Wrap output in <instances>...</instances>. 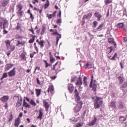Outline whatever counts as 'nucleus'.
<instances>
[{"mask_svg": "<svg viewBox=\"0 0 127 127\" xmlns=\"http://www.w3.org/2000/svg\"><path fill=\"white\" fill-rule=\"evenodd\" d=\"M74 97H75V101H77L76 106L74 108L75 112H80L82 109L83 102L80 100V96H79V92L77 89L74 90Z\"/></svg>", "mask_w": 127, "mask_h": 127, "instance_id": "nucleus-1", "label": "nucleus"}, {"mask_svg": "<svg viewBox=\"0 0 127 127\" xmlns=\"http://www.w3.org/2000/svg\"><path fill=\"white\" fill-rule=\"evenodd\" d=\"M92 100H94V109H100L103 105V99L98 96L92 97Z\"/></svg>", "mask_w": 127, "mask_h": 127, "instance_id": "nucleus-2", "label": "nucleus"}, {"mask_svg": "<svg viewBox=\"0 0 127 127\" xmlns=\"http://www.w3.org/2000/svg\"><path fill=\"white\" fill-rule=\"evenodd\" d=\"M8 24V21L7 20L3 19V18L0 17V28H5L6 27V25Z\"/></svg>", "mask_w": 127, "mask_h": 127, "instance_id": "nucleus-3", "label": "nucleus"}, {"mask_svg": "<svg viewBox=\"0 0 127 127\" xmlns=\"http://www.w3.org/2000/svg\"><path fill=\"white\" fill-rule=\"evenodd\" d=\"M118 109L120 112H121V113H123V112H125V111H126L125 107L124 106V104H123V102H122V101H120L118 103Z\"/></svg>", "mask_w": 127, "mask_h": 127, "instance_id": "nucleus-4", "label": "nucleus"}, {"mask_svg": "<svg viewBox=\"0 0 127 127\" xmlns=\"http://www.w3.org/2000/svg\"><path fill=\"white\" fill-rule=\"evenodd\" d=\"M16 97L18 98V100L17 102L16 107L17 108H19V107L21 106V104L22 103V97L21 96L20 97L19 96H16Z\"/></svg>", "mask_w": 127, "mask_h": 127, "instance_id": "nucleus-5", "label": "nucleus"}, {"mask_svg": "<svg viewBox=\"0 0 127 127\" xmlns=\"http://www.w3.org/2000/svg\"><path fill=\"white\" fill-rule=\"evenodd\" d=\"M9 99V96L7 95H4L3 97H2L0 100L2 102V103H6L7 101H8V99Z\"/></svg>", "mask_w": 127, "mask_h": 127, "instance_id": "nucleus-6", "label": "nucleus"}, {"mask_svg": "<svg viewBox=\"0 0 127 127\" xmlns=\"http://www.w3.org/2000/svg\"><path fill=\"white\" fill-rule=\"evenodd\" d=\"M16 72L15 71V67L12 69L11 71L8 72V75L9 77H13L15 75Z\"/></svg>", "mask_w": 127, "mask_h": 127, "instance_id": "nucleus-7", "label": "nucleus"}, {"mask_svg": "<svg viewBox=\"0 0 127 127\" xmlns=\"http://www.w3.org/2000/svg\"><path fill=\"white\" fill-rule=\"evenodd\" d=\"M80 67H84L85 69H90L93 67V64H80Z\"/></svg>", "mask_w": 127, "mask_h": 127, "instance_id": "nucleus-8", "label": "nucleus"}, {"mask_svg": "<svg viewBox=\"0 0 127 127\" xmlns=\"http://www.w3.org/2000/svg\"><path fill=\"white\" fill-rule=\"evenodd\" d=\"M94 16L97 18V20L98 21H100V20H101V17H103V16L102 15V14L99 13V12H95L94 13Z\"/></svg>", "mask_w": 127, "mask_h": 127, "instance_id": "nucleus-9", "label": "nucleus"}, {"mask_svg": "<svg viewBox=\"0 0 127 127\" xmlns=\"http://www.w3.org/2000/svg\"><path fill=\"white\" fill-rule=\"evenodd\" d=\"M97 121H98L97 118L94 117V119L91 121V122L88 124L89 127H93V126H95Z\"/></svg>", "mask_w": 127, "mask_h": 127, "instance_id": "nucleus-10", "label": "nucleus"}, {"mask_svg": "<svg viewBox=\"0 0 127 127\" xmlns=\"http://www.w3.org/2000/svg\"><path fill=\"white\" fill-rule=\"evenodd\" d=\"M67 88L70 94H72L73 91H74V86H73V84H68Z\"/></svg>", "mask_w": 127, "mask_h": 127, "instance_id": "nucleus-11", "label": "nucleus"}, {"mask_svg": "<svg viewBox=\"0 0 127 127\" xmlns=\"http://www.w3.org/2000/svg\"><path fill=\"white\" fill-rule=\"evenodd\" d=\"M77 86H79V88H81V86L83 85V82H82V79H81V77H79L76 83H75Z\"/></svg>", "mask_w": 127, "mask_h": 127, "instance_id": "nucleus-12", "label": "nucleus"}, {"mask_svg": "<svg viewBox=\"0 0 127 127\" xmlns=\"http://www.w3.org/2000/svg\"><path fill=\"white\" fill-rule=\"evenodd\" d=\"M42 116H43V110L41 108L39 110V116L37 117V119H39L40 120H41L42 119Z\"/></svg>", "mask_w": 127, "mask_h": 127, "instance_id": "nucleus-13", "label": "nucleus"}, {"mask_svg": "<svg viewBox=\"0 0 127 127\" xmlns=\"http://www.w3.org/2000/svg\"><path fill=\"white\" fill-rule=\"evenodd\" d=\"M50 92L52 95L54 94V86L53 85H50L48 92Z\"/></svg>", "mask_w": 127, "mask_h": 127, "instance_id": "nucleus-14", "label": "nucleus"}, {"mask_svg": "<svg viewBox=\"0 0 127 127\" xmlns=\"http://www.w3.org/2000/svg\"><path fill=\"white\" fill-rule=\"evenodd\" d=\"M118 81L119 82V84H123L124 83V81H125V78L122 76H119L118 77Z\"/></svg>", "mask_w": 127, "mask_h": 127, "instance_id": "nucleus-15", "label": "nucleus"}, {"mask_svg": "<svg viewBox=\"0 0 127 127\" xmlns=\"http://www.w3.org/2000/svg\"><path fill=\"white\" fill-rule=\"evenodd\" d=\"M104 26V23H101L99 26L97 28L96 30L97 31H102L103 30V27Z\"/></svg>", "mask_w": 127, "mask_h": 127, "instance_id": "nucleus-16", "label": "nucleus"}, {"mask_svg": "<svg viewBox=\"0 0 127 127\" xmlns=\"http://www.w3.org/2000/svg\"><path fill=\"white\" fill-rule=\"evenodd\" d=\"M13 66V64H6L5 66V71H8V70H9V69L12 68Z\"/></svg>", "mask_w": 127, "mask_h": 127, "instance_id": "nucleus-17", "label": "nucleus"}, {"mask_svg": "<svg viewBox=\"0 0 127 127\" xmlns=\"http://www.w3.org/2000/svg\"><path fill=\"white\" fill-rule=\"evenodd\" d=\"M4 43L6 45L7 49L8 50H9V47H10V41L9 40H7L5 41Z\"/></svg>", "mask_w": 127, "mask_h": 127, "instance_id": "nucleus-18", "label": "nucleus"}, {"mask_svg": "<svg viewBox=\"0 0 127 127\" xmlns=\"http://www.w3.org/2000/svg\"><path fill=\"white\" fill-rule=\"evenodd\" d=\"M23 106L25 107V108H30V105L27 104V102L25 101V99L23 100Z\"/></svg>", "mask_w": 127, "mask_h": 127, "instance_id": "nucleus-19", "label": "nucleus"}, {"mask_svg": "<svg viewBox=\"0 0 127 127\" xmlns=\"http://www.w3.org/2000/svg\"><path fill=\"white\" fill-rule=\"evenodd\" d=\"M46 30V25H44L42 26V32L41 33V35H43V34H44Z\"/></svg>", "mask_w": 127, "mask_h": 127, "instance_id": "nucleus-20", "label": "nucleus"}, {"mask_svg": "<svg viewBox=\"0 0 127 127\" xmlns=\"http://www.w3.org/2000/svg\"><path fill=\"white\" fill-rule=\"evenodd\" d=\"M8 2H9L8 1V0H3V2H2L1 4L2 6L5 7L6 6V5H7V4H8Z\"/></svg>", "mask_w": 127, "mask_h": 127, "instance_id": "nucleus-21", "label": "nucleus"}, {"mask_svg": "<svg viewBox=\"0 0 127 127\" xmlns=\"http://www.w3.org/2000/svg\"><path fill=\"white\" fill-rule=\"evenodd\" d=\"M43 104L45 108H46V111H48V103L45 100H43Z\"/></svg>", "mask_w": 127, "mask_h": 127, "instance_id": "nucleus-22", "label": "nucleus"}, {"mask_svg": "<svg viewBox=\"0 0 127 127\" xmlns=\"http://www.w3.org/2000/svg\"><path fill=\"white\" fill-rule=\"evenodd\" d=\"M35 91L37 97H39V96H40V94H41V89H36Z\"/></svg>", "mask_w": 127, "mask_h": 127, "instance_id": "nucleus-23", "label": "nucleus"}, {"mask_svg": "<svg viewBox=\"0 0 127 127\" xmlns=\"http://www.w3.org/2000/svg\"><path fill=\"white\" fill-rule=\"evenodd\" d=\"M16 30H20L21 31V24L17 23V27H16Z\"/></svg>", "mask_w": 127, "mask_h": 127, "instance_id": "nucleus-24", "label": "nucleus"}, {"mask_svg": "<svg viewBox=\"0 0 127 127\" xmlns=\"http://www.w3.org/2000/svg\"><path fill=\"white\" fill-rule=\"evenodd\" d=\"M14 126L16 127H18V126H19V119H17L15 120Z\"/></svg>", "mask_w": 127, "mask_h": 127, "instance_id": "nucleus-25", "label": "nucleus"}, {"mask_svg": "<svg viewBox=\"0 0 127 127\" xmlns=\"http://www.w3.org/2000/svg\"><path fill=\"white\" fill-rule=\"evenodd\" d=\"M20 58L21 60H23V61H25V60H26V57H25V55L24 53L21 54Z\"/></svg>", "mask_w": 127, "mask_h": 127, "instance_id": "nucleus-26", "label": "nucleus"}, {"mask_svg": "<svg viewBox=\"0 0 127 127\" xmlns=\"http://www.w3.org/2000/svg\"><path fill=\"white\" fill-rule=\"evenodd\" d=\"M35 37H36L35 36L32 35V39H31L29 41V43H33L34 42V40H35Z\"/></svg>", "mask_w": 127, "mask_h": 127, "instance_id": "nucleus-27", "label": "nucleus"}, {"mask_svg": "<svg viewBox=\"0 0 127 127\" xmlns=\"http://www.w3.org/2000/svg\"><path fill=\"white\" fill-rule=\"evenodd\" d=\"M124 26V23H119L117 25L118 28H123Z\"/></svg>", "mask_w": 127, "mask_h": 127, "instance_id": "nucleus-28", "label": "nucleus"}, {"mask_svg": "<svg viewBox=\"0 0 127 127\" xmlns=\"http://www.w3.org/2000/svg\"><path fill=\"white\" fill-rule=\"evenodd\" d=\"M111 107H112V108H114V109H116L117 108V106L116 105V102L115 101H113L111 102Z\"/></svg>", "mask_w": 127, "mask_h": 127, "instance_id": "nucleus-29", "label": "nucleus"}, {"mask_svg": "<svg viewBox=\"0 0 127 127\" xmlns=\"http://www.w3.org/2000/svg\"><path fill=\"white\" fill-rule=\"evenodd\" d=\"M70 121L72 124H74V123H77V119L75 118V117H72V118L70 119Z\"/></svg>", "mask_w": 127, "mask_h": 127, "instance_id": "nucleus-30", "label": "nucleus"}, {"mask_svg": "<svg viewBox=\"0 0 127 127\" xmlns=\"http://www.w3.org/2000/svg\"><path fill=\"white\" fill-rule=\"evenodd\" d=\"M108 41L109 43H111V44L115 43V45H116V43H115L113 38H109L108 40Z\"/></svg>", "mask_w": 127, "mask_h": 127, "instance_id": "nucleus-31", "label": "nucleus"}, {"mask_svg": "<svg viewBox=\"0 0 127 127\" xmlns=\"http://www.w3.org/2000/svg\"><path fill=\"white\" fill-rule=\"evenodd\" d=\"M117 56H118V54H117V53H116L112 58V57H109V59H110V60H115V59H116V57H117Z\"/></svg>", "mask_w": 127, "mask_h": 127, "instance_id": "nucleus-32", "label": "nucleus"}, {"mask_svg": "<svg viewBox=\"0 0 127 127\" xmlns=\"http://www.w3.org/2000/svg\"><path fill=\"white\" fill-rule=\"evenodd\" d=\"M119 121L120 122H125L126 121H127V119L125 117H124L123 116H120V118H119Z\"/></svg>", "mask_w": 127, "mask_h": 127, "instance_id": "nucleus-33", "label": "nucleus"}, {"mask_svg": "<svg viewBox=\"0 0 127 127\" xmlns=\"http://www.w3.org/2000/svg\"><path fill=\"white\" fill-rule=\"evenodd\" d=\"M25 44V42H20L19 41H17V44H16V46H18V45H24Z\"/></svg>", "mask_w": 127, "mask_h": 127, "instance_id": "nucleus-34", "label": "nucleus"}, {"mask_svg": "<svg viewBox=\"0 0 127 127\" xmlns=\"http://www.w3.org/2000/svg\"><path fill=\"white\" fill-rule=\"evenodd\" d=\"M55 61V59L53 58V57L51 56L50 57V63L53 64L54 63V62Z\"/></svg>", "mask_w": 127, "mask_h": 127, "instance_id": "nucleus-35", "label": "nucleus"}, {"mask_svg": "<svg viewBox=\"0 0 127 127\" xmlns=\"http://www.w3.org/2000/svg\"><path fill=\"white\" fill-rule=\"evenodd\" d=\"M30 104H31V105H32V106H34V107H35V106H36V103L32 99L30 101Z\"/></svg>", "mask_w": 127, "mask_h": 127, "instance_id": "nucleus-36", "label": "nucleus"}, {"mask_svg": "<svg viewBox=\"0 0 127 127\" xmlns=\"http://www.w3.org/2000/svg\"><path fill=\"white\" fill-rule=\"evenodd\" d=\"M44 43V41H41L40 42H39V45H40L41 48H42V47L44 46V45H43Z\"/></svg>", "mask_w": 127, "mask_h": 127, "instance_id": "nucleus-37", "label": "nucleus"}, {"mask_svg": "<svg viewBox=\"0 0 127 127\" xmlns=\"http://www.w3.org/2000/svg\"><path fill=\"white\" fill-rule=\"evenodd\" d=\"M15 49V48L14 47V46H10L9 47V51H10V52H12V51H13V50H14V49Z\"/></svg>", "mask_w": 127, "mask_h": 127, "instance_id": "nucleus-38", "label": "nucleus"}, {"mask_svg": "<svg viewBox=\"0 0 127 127\" xmlns=\"http://www.w3.org/2000/svg\"><path fill=\"white\" fill-rule=\"evenodd\" d=\"M98 23L96 21H93V24L94 28H96V27H97V25H98Z\"/></svg>", "mask_w": 127, "mask_h": 127, "instance_id": "nucleus-39", "label": "nucleus"}, {"mask_svg": "<svg viewBox=\"0 0 127 127\" xmlns=\"http://www.w3.org/2000/svg\"><path fill=\"white\" fill-rule=\"evenodd\" d=\"M92 15H93V13H88L87 15V18H88L89 19H90V18L92 17Z\"/></svg>", "mask_w": 127, "mask_h": 127, "instance_id": "nucleus-40", "label": "nucleus"}, {"mask_svg": "<svg viewBox=\"0 0 127 127\" xmlns=\"http://www.w3.org/2000/svg\"><path fill=\"white\" fill-rule=\"evenodd\" d=\"M105 2L106 4H109L112 2V0H105Z\"/></svg>", "mask_w": 127, "mask_h": 127, "instance_id": "nucleus-41", "label": "nucleus"}, {"mask_svg": "<svg viewBox=\"0 0 127 127\" xmlns=\"http://www.w3.org/2000/svg\"><path fill=\"white\" fill-rule=\"evenodd\" d=\"M12 119H13V117H12V114H10V116L8 118V122H10L11 121H12Z\"/></svg>", "mask_w": 127, "mask_h": 127, "instance_id": "nucleus-42", "label": "nucleus"}, {"mask_svg": "<svg viewBox=\"0 0 127 127\" xmlns=\"http://www.w3.org/2000/svg\"><path fill=\"white\" fill-rule=\"evenodd\" d=\"M57 23H61L62 22V20L61 18H59L57 20Z\"/></svg>", "mask_w": 127, "mask_h": 127, "instance_id": "nucleus-43", "label": "nucleus"}, {"mask_svg": "<svg viewBox=\"0 0 127 127\" xmlns=\"http://www.w3.org/2000/svg\"><path fill=\"white\" fill-rule=\"evenodd\" d=\"M48 7V0H47V3L45 4L44 9H46Z\"/></svg>", "mask_w": 127, "mask_h": 127, "instance_id": "nucleus-44", "label": "nucleus"}, {"mask_svg": "<svg viewBox=\"0 0 127 127\" xmlns=\"http://www.w3.org/2000/svg\"><path fill=\"white\" fill-rule=\"evenodd\" d=\"M22 12H23V11H18L17 12V14H18V16H21V15H22Z\"/></svg>", "mask_w": 127, "mask_h": 127, "instance_id": "nucleus-45", "label": "nucleus"}, {"mask_svg": "<svg viewBox=\"0 0 127 127\" xmlns=\"http://www.w3.org/2000/svg\"><path fill=\"white\" fill-rule=\"evenodd\" d=\"M127 82H124V84L122 85L123 88H127Z\"/></svg>", "mask_w": 127, "mask_h": 127, "instance_id": "nucleus-46", "label": "nucleus"}, {"mask_svg": "<svg viewBox=\"0 0 127 127\" xmlns=\"http://www.w3.org/2000/svg\"><path fill=\"white\" fill-rule=\"evenodd\" d=\"M3 78H6L7 77V73L6 72H5L2 75Z\"/></svg>", "mask_w": 127, "mask_h": 127, "instance_id": "nucleus-47", "label": "nucleus"}, {"mask_svg": "<svg viewBox=\"0 0 127 127\" xmlns=\"http://www.w3.org/2000/svg\"><path fill=\"white\" fill-rule=\"evenodd\" d=\"M3 34H7V33H8V31H6L5 28H3Z\"/></svg>", "mask_w": 127, "mask_h": 127, "instance_id": "nucleus-48", "label": "nucleus"}, {"mask_svg": "<svg viewBox=\"0 0 127 127\" xmlns=\"http://www.w3.org/2000/svg\"><path fill=\"white\" fill-rule=\"evenodd\" d=\"M51 80H55L56 78H57V76L55 75L54 76H51L50 77Z\"/></svg>", "mask_w": 127, "mask_h": 127, "instance_id": "nucleus-49", "label": "nucleus"}, {"mask_svg": "<svg viewBox=\"0 0 127 127\" xmlns=\"http://www.w3.org/2000/svg\"><path fill=\"white\" fill-rule=\"evenodd\" d=\"M82 125L81 123H77L76 125V127H82Z\"/></svg>", "mask_w": 127, "mask_h": 127, "instance_id": "nucleus-50", "label": "nucleus"}, {"mask_svg": "<svg viewBox=\"0 0 127 127\" xmlns=\"http://www.w3.org/2000/svg\"><path fill=\"white\" fill-rule=\"evenodd\" d=\"M33 3H34V4H35V3H38V0H33L32 1Z\"/></svg>", "mask_w": 127, "mask_h": 127, "instance_id": "nucleus-51", "label": "nucleus"}, {"mask_svg": "<svg viewBox=\"0 0 127 127\" xmlns=\"http://www.w3.org/2000/svg\"><path fill=\"white\" fill-rule=\"evenodd\" d=\"M93 82H91V83L90 84V88H94L95 84H92Z\"/></svg>", "mask_w": 127, "mask_h": 127, "instance_id": "nucleus-52", "label": "nucleus"}, {"mask_svg": "<svg viewBox=\"0 0 127 127\" xmlns=\"http://www.w3.org/2000/svg\"><path fill=\"white\" fill-rule=\"evenodd\" d=\"M29 31L32 32L33 34H35V33H34V31H33V28L32 27L31 28V29H29Z\"/></svg>", "mask_w": 127, "mask_h": 127, "instance_id": "nucleus-53", "label": "nucleus"}, {"mask_svg": "<svg viewBox=\"0 0 127 127\" xmlns=\"http://www.w3.org/2000/svg\"><path fill=\"white\" fill-rule=\"evenodd\" d=\"M17 7H18V8H22V5H21V4H18L17 5Z\"/></svg>", "mask_w": 127, "mask_h": 127, "instance_id": "nucleus-54", "label": "nucleus"}, {"mask_svg": "<svg viewBox=\"0 0 127 127\" xmlns=\"http://www.w3.org/2000/svg\"><path fill=\"white\" fill-rule=\"evenodd\" d=\"M97 89V85H95V86L93 87L92 90L95 92Z\"/></svg>", "mask_w": 127, "mask_h": 127, "instance_id": "nucleus-55", "label": "nucleus"}, {"mask_svg": "<svg viewBox=\"0 0 127 127\" xmlns=\"http://www.w3.org/2000/svg\"><path fill=\"white\" fill-rule=\"evenodd\" d=\"M76 80V77H73L71 78V82H74Z\"/></svg>", "mask_w": 127, "mask_h": 127, "instance_id": "nucleus-56", "label": "nucleus"}, {"mask_svg": "<svg viewBox=\"0 0 127 127\" xmlns=\"http://www.w3.org/2000/svg\"><path fill=\"white\" fill-rule=\"evenodd\" d=\"M5 109H7L8 108V105H7V103H6L5 104V105L4 106Z\"/></svg>", "mask_w": 127, "mask_h": 127, "instance_id": "nucleus-57", "label": "nucleus"}, {"mask_svg": "<svg viewBox=\"0 0 127 127\" xmlns=\"http://www.w3.org/2000/svg\"><path fill=\"white\" fill-rule=\"evenodd\" d=\"M37 83L38 85H40V81H39V78H37Z\"/></svg>", "mask_w": 127, "mask_h": 127, "instance_id": "nucleus-58", "label": "nucleus"}, {"mask_svg": "<svg viewBox=\"0 0 127 127\" xmlns=\"http://www.w3.org/2000/svg\"><path fill=\"white\" fill-rule=\"evenodd\" d=\"M53 34H54L55 35H61V34H59L58 32H57V31L53 33Z\"/></svg>", "mask_w": 127, "mask_h": 127, "instance_id": "nucleus-59", "label": "nucleus"}, {"mask_svg": "<svg viewBox=\"0 0 127 127\" xmlns=\"http://www.w3.org/2000/svg\"><path fill=\"white\" fill-rule=\"evenodd\" d=\"M56 12H57V11H55L53 14H52L53 16V17L56 16Z\"/></svg>", "mask_w": 127, "mask_h": 127, "instance_id": "nucleus-60", "label": "nucleus"}, {"mask_svg": "<svg viewBox=\"0 0 127 127\" xmlns=\"http://www.w3.org/2000/svg\"><path fill=\"white\" fill-rule=\"evenodd\" d=\"M52 17H53V15L52 14H49L48 15V18H52Z\"/></svg>", "mask_w": 127, "mask_h": 127, "instance_id": "nucleus-61", "label": "nucleus"}, {"mask_svg": "<svg viewBox=\"0 0 127 127\" xmlns=\"http://www.w3.org/2000/svg\"><path fill=\"white\" fill-rule=\"evenodd\" d=\"M61 38V35H60V37H57V41L58 42L59 41V39Z\"/></svg>", "mask_w": 127, "mask_h": 127, "instance_id": "nucleus-62", "label": "nucleus"}, {"mask_svg": "<svg viewBox=\"0 0 127 127\" xmlns=\"http://www.w3.org/2000/svg\"><path fill=\"white\" fill-rule=\"evenodd\" d=\"M36 70H37L38 71H39L40 70V67H39L38 66L36 67L35 71H36Z\"/></svg>", "mask_w": 127, "mask_h": 127, "instance_id": "nucleus-63", "label": "nucleus"}, {"mask_svg": "<svg viewBox=\"0 0 127 127\" xmlns=\"http://www.w3.org/2000/svg\"><path fill=\"white\" fill-rule=\"evenodd\" d=\"M124 42H127V37L124 38Z\"/></svg>", "mask_w": 127, "mask_h": 127, "instance_id": "nucleus-64", "label": "nucleus"}]
</instances>
